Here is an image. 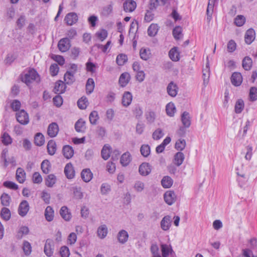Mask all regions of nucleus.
<instances>
[{"mask_svg":"<svg viewBox=\"0 0 257 257\" xmlns=\"http://www.w3.org/2000/svg\"><path fill=\"white\" fill-rule=\"evenodd\" d=\"M20 77L21 81L27 85L30 84L34 81L37 82L40 81V75L34 68H30L26 73L21 74Z\"/></svg>","mask_w":257,"mask_h":257,"instance_id":"1","label":"nucleus"},{"mask_svg":"<svg viewBox=\"0 0 257 257\" xmlns=\"http://www.w3.org/2000/svg\"><path fill=\"white\" fill-rule=\"evenodd\" d=\"M16 119L19 123L23 125L27 124L29 122L28 114L24 109L16 113Z\"/></svg>","mask_w":257,"mask_h":257,"instance_id":"2","label":"nucleus"},{"mask_svg":"<svg viewBox=\"0 0 257 257\" xmlns=\"http://www.w3.org/2000/svg\"><path fill=\"white\" fill-rule=\"evenodd\" d=\"M70 47V41L68 38H62L58 42V48L61 52L67 51Z\"/></svg>","mask_w":257,"mask_h":257,"instance_id":"3","label":"nucleus"},{"mask_svg":"<svg viewBox=\"0 0 257 257\" xmlns=\"http://www.w3.org/2000/svg\"><path fill=\"white\" fill-rule=\"evenodd\" d=\"M54 250V242L51 239H47L44 246V251L45 254L49 257L53 255Z\"/></svg>","mask_w":257,"mask_h":257,"instance_id":"4","label":"nucleus"},{"mask_svg":"<svg viewBox=\"0 0 257 257\" xmlns=\"http://www.w3.org/2000/svg\"><path fill=\"white\" fill-rule=\"evenodd\" d=\"M30 209V206L28 202L26 200H23L19 204L18 212L21 217H25Z\"/></svg>","mask_w":257,"mask_h":257,"instance_id":"5","label":"nucleus"},{"mask_svg":"<svg viewBox=\"0 0 257 257\" xmlns=\"http://www.w3.org/2000/svg\"><path fill=\"white\" fill-rule=\"evenodd\" d=\"M59 131L58 125L56 122L51 123L47 128V134L51 138L55 137Z\"/></svg>","mask_w":257,"mask_h":257,"instance_id":"6","label":"nucleus"},{"mask_svg":"<svg viewBox=\"0 0 257 257\" xmlns=\"http://www.w3.org/2000/svg\"><path fill=\"white\" fill-rule=\"evenodd\" d=\"M176 198V195L173 191H167L164 194V200L169 205H171L175 202Z\"/></svg>","mask_w":257,"mask_h":257,"instance_id":"7","label":"nucleus"},{"mask_svg":"<svg viewBox=\"0 0 257 257\" xmlns=\"http://www.w3.org/2000/svg\"><path fill=\"white\" fill-rule=\"evenodd\" d=\"M64 21L67 25L72 26L78 21L77 15L75 13H69L66 15Z\"/></svg>","mask_w":257,"mask_h":257,"instance_id":"8","label":"nucleus"},{"mask_svg":"<svg viewBox=\"0 0 257 257\" xmlns=\"http://www.w3.org/2000/svg\"><path fill=\"white\" fill-rule=\"evenodd\" d=\"M231 82L235 86H239L242 82V77L239 72H234L230 78Z\"/></svg>","mask_w":257,"mask_h":257,"instance_id":"9","label":"nucleus"},{"mask_svg":"<svg viewBox=\"0 0 257 257\" xmlns=\"http://www.w3.org/2000/svg\"><path fill=\"white\" fill-rule=\"evenodd\" d=\"M151 166L148 163H143L139 167V172L142 176H146L151 172Z\"/></svg>","mask_w":257,"mask_h":257,"instance_id":"10","label":"nucleus"},{"mask_svg":"<svg viewBox=\"0 0 257 257\" xmlns=\"http://www.w3.org/2000/svg\"><path fill=\"white\" fill-rule=\"evenodd\" d=\"M172 220L171 217L169 215H166L164 216L161 222V227L164 231H167L169 230L171 226Z\"/></svg>","mask_w":257,"mask_h":257,"instance_id":"11","label":"nucleus"},{"mask_svg":"<svg viewBox=\"0 0 257 257\" xmlns=\"http://www.w3.org/2000/svg\"><path fill=\"white\" fill-rule=\"evenodd\" d=\"M255 37V31L253 29H249L246 31L244 35V41L246 44L249 45L254 40Z\"/></svg>","mask_w":257,"mask_h":257,"instance_id":"12","label":"nucleus"},{"mask_svg":"<svg viewBox=\"0 0 257 257\" xmlns=\"http://www.w3.org/2000/svg\"><path fill=\"white\" fill-rule=\"evenodd\" d=\"M128 236L127 232L125 230L121 229L117 234V239L119 243L124 244L128 241Z\"/></svg>","mask_w":257,"mask_h":257,"instance_id":"13","label":"nucleus"},{"mask_svg":"<svg viewBox=\"0 0 257 257\" xmlns=\"http://www.w3.org/2000/svg\"><path fill=\"white\" fill-rule=\"evenodd\" d=\"M136 3L133 0H126L123 3V10L125 12H132L136 8Z\"/></svg>","mask_w":257,"mask_h":257,"instance_id":"14","label":"nucleus"},{"mask_svg":"<svg viewBox=\"0 0 257 257\" xmlns=\"http://www.w3.org/2000/svg\"><path fill=\"white\" fill-rule=\"evenodd\" d=\"M65 89L66 86L64 83L61 80H59L56 82L53 91L56 94H60L64 93Z\"/></svg>","mask_w":257,"mask_h":257,"instance_id":"15","label":"nucleus"},{"mask_svg":"<svg viewBox=\"0 0 257 257\" xmlns=\"http://www.w3.org/2000/svg\"><path fill=\"white\" fill-rule=\"evenodd\" d=\"M161 251L162 254V256L160 255H157L156 257H168L169 254H172L173 252V250L172 248V247L170 245H168L166 244H162L161 245Z\"/></svg>","mask_w":257,"mask_h":257,"instance_id":"16","label":"nucleus"},{"mask_svg":"<svg viewBox=\"0 0 257 257\" xmlns=\"http://www.w3.org/2000/svg\"><path fill=\"white\" fill-rule=\"evenodd\" d=\"M64 173L68 179H72L74 177L75 171L71 163H68L64 168Z\"/></svg>","mask_w":257,"mask_h":257,"instance_id":"17","label":"nucleus"},{"mask_svg":"<svg viewBox=\"0 0 257 257\" xmlns=\"http://www.w3.org/2000/svg\"><path fill=\"white\" fill-rule=\"evenodd\" d=\"M16 177L20 183H23L26 180V173L22 168H18L16 171Z\"/></svg>","mask_w":257,"mask_h":257,"instance_id":"18","label":"nucleus"},{"mask_svg":"<svg viewBox=\"0 0 257 257\" xmlns=\"http://www.w3.org/2000/svg\"><path fill=\"white\" fill-rule=\"evenodd\" d=\"M178 86L173 81L171 82L167 87V90L168 94L172 96L175 97L177 94Z\"/></svg>","mask_w":257,"mask_h":257,"instance_id":"19","label":"nucleus"},{"mask_svg":"<svg viewBox=\"0 0 257 257\" xmlns=\"http://www.w3.org/2000/svg\"><path fill=\"white\" fill-rule=\"evenodd\" d=\"M131 79L130 75L127 72L122 73L119 78V83L120 85L123 87H125Z\"/></svg>","mask_w":257,"mask_h":257,"instance_id":"20","label":"nucleus"},{"mask_svg":"<svg viewBox=\"0 0 257 257\" xmlns=\"http://www.w3.org/2000/svg\"><path fill=\"white\" fill-rule=\"evenodd\" d=\"M60 214L62 218L65 221H68L71 218V214L69 211L67 207L64 206H62L60 210Z\"/></svg>","mask_w":257,"mask_h":257,"instance_id":"21","label":"nucleus"},{"mask_svg":"<svg viewBox=\"0 0 257 257\" xmlns=\"http://www.w3.org/2000/svg\"><path fill=\"white\" fill-rule=\"evenodd\" d=\"M81 177L84 182H88L92 179L93 174L89 169H85L82 171Z\"/></svg>","mask_w":257,"mask_h":257,"instance_id":"22","label":"nucleus"},{"mask_svg":"<svg viewBox=\"0 0 257 257\" xmlns=\"http://www.w3.org/2000/svg\"><path fill=\"white\" fill-rule=\"evenodd\" d=\"M133 96L131 92L125 91L122 96V104L124 106H128L132 102Z\"/></svg>","mask_w":257,"mask_h":257,"instance_id":"23","label":"nucleus"},{"mask_svg":"<svg viewBox=\"0 0 257 257\" xmlns=\"http://www.w3.org/2000/svg\"><path fill=\"white\" fill-rule=\"evenodd\" d=\"M70 191L72 192L75 199H81L83 197V194L81 191L80 187L73 186L71 187Z\"/></svg>","mask_w":257,"mask_h":257,"instance_id":"24","label":"nucleus"},{"mask_svg":"<svg viewBox=\"0 0 257 257\" xmlns=\"http://www.w3.org/2000/svg\"><path fill=\"white\" fill-rule=\"evenodd\" d=\"M64 156L67 159L71 158L74 155V150L72 147L69 145L64 146L62 149Z\"/></svg>","mask_w":257,"mask_h":257,"instance_id":"25","label":"nucleus"},{"mask_svg":"<svg viewBox=\"0 0 257 257\" xmlns=\"http://www.w3.org/2000/svg\"><path fill=\"white\" fill-rule=\"evenodd\" d=\"M47 149L49 155H54L57 150L56 142L53 140H50L47 144Z\"/></svg>","mask_w":257,"mask_h":257,"instance_id":"26","label":"nucleus"},{"mask_svg":"<svg viewBox=\"0 0 257 257\" xmlns=\"http://www.w3.org/2000/svg\"><path fill=\"white\" fill-rule=\"evenodd\" d=\"M108 233L107 227L106 225L103 224L98 227L97 230L98 236L101 238H104Z\"/></svg>","mask_w":257,"mask_h":257,"instance_id":"27","label":"nucleus"},{"mask_svg":"<svg viewBox=\"0 0 257 257\" xmlns=\"http://www.w3.org/2000/svg\"><path fill=\"white\" fill-rule=\"evenodd\" d=\"M181 121L185 127H189L191 124V119L189 113L184 111L181 115Z\"/></svg>","mask_w":257,"mask_h":257,"instance_id":"28","label":"nucleus"},{"mask_svg":"<svg viewBox=\"0 0 257 257\" xmlns=\"http://www.w3.org/2000/svg\"><path fill=\"white\" fill-rule=\"evenodd\" d=\"M132 160L131 155L130 153L126 152L122 154L120 158V163L123 166H127L131 162Z\"/></svg>","mask_w":257,"mask_h":257,"instance_id":"29","label":"nucleus"},{"mask_svg":"<svg viewBox=\"0 0 257 257\" xmlns=\"http://www.w3.org/2000/svg\"><path fill=\"white\" fill-rule=\"evenodd\" d=\"M34 143L37 146H42L45 143V138L41 133H37L34 137Z\"/></svg>","mask_w":257,"mask_h":257,"instance_id":"30","label":"nucleus"},{"mask_svg":"<svg viewBox=\"0 0 257 257\" xmlns=\"http://www.w3.org/2000/svg\"><path fill=\"white\" fill-rule=\"evenodd\" d=\"M85 121L82 119H78L75 124V128L76 132L79 133L84 132L85 130Z\"/></svg>","mask_w":257,"mask_h":257,"instance_id":"31","label":"nucleus"},{"mask_svg":"<svg viewBox=\"0 0 257 257\" xmlns=\"http://www.w3.org/2000/svg\"><path fill=\"white\" fill-rule=\"evenodd\" d=\"M184 155L181 152H177L174 156V163L177 166H180L184 160Z\"/></svg>","mask_w":257,"mask_h":257,"instance_id":"32","label":"nucleus"},{"mask_svg":"<svg viewBox=\"0 0 257 257\" xmlns=\"http://www.w3.org/2000/svg\"><path fill=\"white\" fill-rule=\"evenodd\" d=\"M159 30V27L157 24H152L148 29V34L149 36H155Z\"/></svg>","mask_w":257,"mask_h":257,"instance_id":"33","label":"nucleus"},{"mask_svg":"<svg viewBox=\"0 0 257 257\" xmlns=\"http://www.w3.org/2000/svg\"><path fill=\"white\" fill-rule=\"evenodd\" d=\"M54 210L53 208L48 206L45 210V216L48 221H51L54 218Z\"/></svg>","mask_w":257,"mask_h":257,"instance_id":"34","label":"nucleus"},{"mask_svg":"<svg viewBox=\"0 0 257 257\" xmlns=\"http://www.w3.org/2000/svg\"><path fill=\"white\" fill-rule=\"evenodd\" d=\"M170 58L173 61H178L179 60V53L176 47L171 49L169 53Z\"/></svg>","mask_w":257,"mask_h":257,"instance_id":"35","label":"nucleus"},{"mask_svg":"<svg viewBox=\"0 0 257 257\" xmlns=\"http://www.w3.org/2000/svg\"><path fill=\"white\" fill-rule=\"evenodd\" d=\"M244 107V101L241 99H238L235 104L234 111L236 113H240Z\"/></svg>","mask_w":257,"mask_h":257,"instance_id":"36","label":"nucleus"},{"mask_svg":"<svg viewBox=\"0 0 257 257\" xmlns=\"http://www.w3.org/2000/svg\"><path fill=\"white\" fill-rule=\"evenodd\" d=\"M173 180L169 176H165L163 178L161 181V184L163 187L165 188H169L173 184Z\"/></svg>","mask_w":257,"mask_h":257,"instance_id":"37","label":"nucleus"},{"mask_svg":"<svg viewBox=\"0 0 257 257\" xmlns=\"http://www.w3.org/2000/svg\"><path fill=\"white\" fill-rule=\"evenodd\" d=\"M56 182V177L54 174H50L46 178V185L48 187H52Z\"/></svg>","mask_w":257,"mask_h":257,"instance_id":"38","label":"nucleus"},{"mask_svg":"<svg viewBox=\"0 0 257 257\" xmlns=\"http://www.w3.org/2000/svg\"><path fill=\"white\" fill-rule=\"evenodd\" d=\"M242 65L243 69L246 71L249 70L252 65V60L249 57H245L242 60Z\"/></svg>","mask_w":257,"mask_h":257,"instance_id":"39","label":"nucleus"},{"mask_svg":"<svg viewBox=\"0 0 257 257\" xmlns=\"http://www.w3.org/2000/svg\"><path fill=\"white\" fill-rule=\"evenodd\" d=\"M110 147L106 145H104L101 150L102 158L105 160H107L110 157Z\"/></svg>","mask_w":257,"mask_h":257,"instance_id":"40","label":"nucleus"},{"mask_svg":"<svg viewBox=\"0 0 257 257\" xmlns=\"http://www.w3.org/2000/svg\"><path fill=\"white\" fill-rule=\"evenodd\" d=\"M94 88V81L92 78H89L87 79L86 84V90L87 93H91Z\"/></svg>","mask_w":257,"mask_h":257,"instance_id":"41","label":"nucleus"},{"mask_svg":"<svg viewBox=\"0 0 257 257\" xmlns=\"http://www.w3.org/2000/svg\"><path fill=\"white\" fill-rule=\"evenodd\" d=\"M64 79L67 84H71L75 81L74 73L67 71L64 75Z\"/></svg>","mask_w":257,"mask_h":257,"instance_id":"42","label":"nucleus"},{"mask_svg":"<svg viewBox=\"0 0 257 257\" xmlns=\"http://www.w3.org/2000/svg\"><path fill=\"white\" fill-rule=\"evenodd\" d=\"M51 169V164L48 160H44L41 163V169L42 172L47 174L49 173Z\"/></svg>","mask_w":257,"mask_h":257,"instance_id":"43","label":"nucleus"},{"mask_svg":"<svg viewBox=\"0 0 257 257\" xmlns=\"http://www.w3.org/2000/svg\"><path fill=\"white\" fill-rule=\"evenodd\" d=\"M29 232V229L27 226H22L18 231L16 237L17 239H21L23 235L28 234Z\"/></svg>","mask_w":257,"mask_h":257,"instance_id":"44","label":"nucleus"},{"mask_svg":"<svg viewBox=\"0 0 257 257\" xmlns=\"http://www.w3.org/2000/svg\"><path fill=\"white\" fill-rule=\"evenodd\" d=\"M214 5V4L208 2L206 10L207 21L208 23H209L212 19V15L213 12Z\"/></svg>","mask_w":257,"mask_h":257,"instance_id":"45","label":"nucleus"},{"mask_svg":"<svg viewBox=\"0 0 257 257\" xmlns=\"http://www.w3.org/2000/svg\"><path fill=\"white\" fill-rule=\"evenodd\" d=\"M1 216L5 220H9L11 216L10 209L6 207L3 208L1 210Z\"/></svg>","mask_w":257,"mask_h":257,"instance_id":"46","label":"nucleus"},{"mask_svg":"<svg viewBox=\"0 0 257 257\" xmlns=\"http://www.w3.org/2000/svg\"><path fill=\"white\" fill-rule=\"evenodd\" d=\"M113 11V3L112 2L110 3V4L103 7L102 11V15L104 16H109Z\"/></svg>","mask_w":257,"mask_h":257,"instance_id":"47","label":"nucleus"},{"mask_svg":"<svg viewBox=\"0 0 257 257\" xmlns=\"http://www.w3.org/2000/svg\"><path fill=\"white\" fill-rule=\"evenodd\" d=\"M127 60V57L125 54H120L116 59V62L119 66L123 65Z\"/></svg>","mask_w":257,"mask_h":257,"instance_id":"48","label":"nucleus"},{"mask_svg":"<svg viewBox=\"0 0 257 257\" xmlns=\"http://www.w3.org/2000/svg\"><path fill=\"white\" fill-rule=\"evenodd\" d=\"M166 113L168 115L173 116L174 115L176 110V107L174 103L170 102L167 104L166 107Z\"/></svg>","mask_w":257,"mask_h":257,"instance_id":"49","label":"nucleus"},{"mask_svg":"<svg viewBox=\"0 0 257 257\" xmlns=\"http://www.w3.org/2000/svg\"><path fill=\"white\" fill-rule=\"evenodd\" d=\"M88 104V100L86 97H82L77 101V105L81 109H85Z\"/></svg>","mask_w":257,"mask_h":257,"instance_id":"50","label":"nucleus"},{"mask_svg":"<svg viewBox=\"0 0 257 257\" xmlns=\"http://www.w3.org/2000/svg\"><path fill=\"white\" fill-rule=\"evenodd\" d=\"M245 18L242 15H238L234 19V23L237 27L243 26L245 22Z\"/></svg>","mask_w":257,"mask_h":257,"instance_id":"51","label":"nucleus"},{"mask_svg":"<svg viewBox=\"0 0 257 257\" xmlns=\"http://www.w3.org/2000/svg\"><path fill=\"white\" fill-rule=\"evenodd\" d=\"M1 200L3 206H8L10 205L11 198L8 194L4 193L1 197Z\"/></svg>","mask_w":257,"mask_h":257,"instance_id":"52","label":"nucleus"},{"mask_svg":"<svg viewBox=\"0 0 257 257\" xmlns=\"http://www.w3.org/2000/svg\"><path fill=\"white\" fill-rule=\"evenodd\" d=\"M98 118V112L96 111H92L89 114V119L90 123L92 124H96Z\"/></svg>","mask_w":257,"mask_h":257,"instance_id":"53","label":"nucleus"},{"mask_svg":"<svg viewBox=\"0 0 257 257\" xmlns=\"http://www.w3.org/2000/svg\"><path fill=\"white\" fill-rule=\"evenodd\" d=\"M186 145V141L184 139L178 140L175 144V148L180 151H183Z\"/></svg>","mask_w":257,"mask_h":257,"instance_id":"54","label":"nucleus"},{"mask_svg":"<svg viewBox=\"0 0 257 257\" xmlns=\"http://www.w3.org/2000/svg\"><path fill=\"white\" fill-rule=\"evenodd\" d=\"M145 116L147 120V122L149 123H152L154 122L156 118V115L155 112L152 111L146 112Z\"/></svg>","mask_w":257,"mask_h":257,"instance_id":"55","label":"nucleus"},{"mask_svg":"<svg viewBox=\"0 0 257 257\" xmlns=\"http://www.w3.org/2000/svg\"><path fill=\"white\" fill-rule=\"evenodd\" d=\"M141 154L145 157H148L151 152L150 147L148 145H143L140 149Z\"/></svg>","mask_w":257,"mask_h":257,"instance_id":"56","label":"nucleus"},{"mask_svg":"<svg viewBox=\"0 0 257 257\" xmlns=\"http://www.w3.org/2000/svg\"><path fill=\"white\" fill-rule=\"evenodd\" d=\"M2 142L6 146L11 144L12 142V138L7 133H4L2 137Z\"/></svg>","mask_w":257,"mask_h":257,"instance_id":"57","label":"nucleus"},{"mask_svg":"<svg viewBox=\"0 0 257 257\" xmlns=\"http://www.w3.org/2000/svg\"><path fill=\"white\" fill-rule=\"evenodd\" d=\"M182 28L180 26H176L173 30V35L176 40L179 39L182 36Z\"/></svg>","mask_w":257,"mask_h":257,"instance_id":"58","label":"nucleus"},{"mask_svg":"<svg viewBox=\"0 0 257 257\" xmlns=\"http://www.w3.org/2000/svg\"><path fill=\"white\" fill-rule=\"evenodd\" d=\"M23 249L26 255H29L32 251L31 244L28 241H24L23 242Z\"/></svg>","mask_w":257,"mask_h":257,"instance_id":"59","label":"nucleus"},{"mask_svg":"<svg viewBox=\"0 0 257 257\" xmlns=\"http://www.w3.org/2000/svg\"><path fill=\"white\" fill-rule=\"evenodd\" d=\"M107 34L106 30L102 29L96 33V36L101 41H103L107 37Z\"/></svg>","mask_w":257,"mask_h":257,"instance_id":"60","label":"nucleus"},{"mask_svg":"<svg viewBox=\"0 0 257 257\" xmlns=\"http://www.w3.org/2000/svg\"><path fill=\"white\" fill-rule=\"evenodd\" d=\"M164 136L163 131L161 128L157 129L152 135V137L155 140H158L162 138Z\"/></svg>","mask_w":257,"mask_h":257,"instance_id":"61","label":"nucleus"},{"mask_svg":"<svg viewBox=\"0 0 257 257\" xmlns=\"http://www.w3.org/2000/svg\"><path fill=\"white\" fill-rule=\"evenodd\" d=\"M249 97L250 99L252 101H255L257 100V88L255 87H252L250 88L249 91Z\"/></svg>","mask_w":257,"mask_h":257,"instance_id":"62","label":"nucleus"},{"mask_svg":"<svg viewBox=\"0 0 257 257\" xmlns=\"http://www.w3.org/2000/svg\"><path fill=\"white\" fill-rule=\"evenodd\" d=\"M111 190L110 185L106 183H103L100 187V192L102 195L107 194Z\"/></svg>","mask_w":257,"mask_h":257,"instance_id":"63","label":"nucleus"},{"mask_svg":"<svg viewBox=\"0 0 257 257\" xmlns=\"http://www.w3.org/2000/svg\"><path fill=\"white\" fill-rule=\"evenodd\" d=\"M60 253L61 257H69L70 255V251L68 247L63 246L61 247Z\"/></svg>","mask_w":257,"mask_h":257,"instance_id":"64","label":"nucleus"}]
</instances>
